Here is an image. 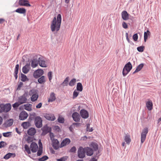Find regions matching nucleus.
<instances>
[{
  "mask_svg": "<svg viewBox=\"0 0 161 161\" xmlns=\"http://www.w3.org/2000/svg\"><path fill=\"white\" fill-rule=\"evenodd\" d=\"M49 134H50V139L51 140H52L53 139V138H54V134L51 132H50Z\"/></svg>",
  "mask_w": 161,
  "mask_h": 161,
  "instance_id": "69168bd1",
  "label": "nucleus"
},
{
  "mask_svg": "<svg viewBox=\"0 0 161 161\" xmlns=\"http://www.w3.org/2000/svg\"><path fill=\"white\" fill-rule=\"evenodd\" d=\"M48 157L47 155L43 156L42 157L38 159H34V158H32L33 160L36 161H45L48 159Z\"/></svg>",
  "mask_w": 161,
  "mask_h": 161,
  "instance_id": "393cba45",
  "label": "nucleus"
},
{
  "mask_svg": "<svg viewBox=\"0 0 161 161\" xmlns=\"http://www.w3.org/2000/svg\"><path fill=\"white\" fill-rule=\"evenodd\" d=\"M76 82V79L75 78L72 79L69 83V85L71 86H73L75 85Z\"/></svg>",
  "mask_w": 161,
  "mask_h": 161,
  "instance_id": "a19ab883",
  "label": "nucleus"
},
{
  "mask_svg": "<svg viewBox=\"0 0 161 161\" xmlns=\"http://www.w3.org/2000/svg\"><path fill=\"white\" fill-rule=\"evenodd\" d=\"M76 90L80 92L82 91L83 90V86L82 84L80 82H79L77 83L76 86Z\"/></svg>",
  "mask_w": 161,
  "mask_h": 161,
  "instance_id": "72a5a7b5",
  "label": "nucleus"
},
{
  "mask_svg": "<svg viewBox=\"0 0 161 161\" xmlns=\"http://www.w3.org/2000/svg\"><path fill=\"white\" fill-rule=\"evenodd\" d=\"M69 77H67L64 80L63 82L60 85L63 86H67L68 85Z\"/></svg>",
  "mask_w": 161,
  "mask_h": 161,
  "instance_id": "c9c22d12",
  "label": "nucleus"
},
{
  "mask_svg": "<svg viewBox=\"0 0 161 161\" xmlns=\"http://www.w3.org/2000/svg\"><path fill=\"white\" fill-rule=\"evenodd\" d=\"M47 128L48 126L47 125L44 126L42 128L41 130H42V132L41 134V135L45 136L47 133H48V132L47 131Z\"/></svg>",
  "mask_w": 161,
  "mask_h": 161,
  "instance_id": "c756f323",
  "label": "nucleus"
},
{
  "mask_svg": "<svg viewBox=\"0 0 161 161\" xmlns=\"http://www.w3.org/2000/svg\"><path fill=\"white\" fill-rule=\"evenodd\" d=\"M22 71L23 73L26 74L29 71V69L26 68L25 66H24L22 68Z\"/></svg>",
  "mask_w": 161,
  "mask_h": 161,
  "instance_id": "37998d69",
  "label": "nucleus"
},
{
  "mask_svg": "<svg viewBox=\"0 0 161 161\" xmlns=\"http://www.w3.org/2000/svg\"><path fill=\"white\" fill-rule=\"evenodd\" d=\"M14 120L12 119H7L3 124L6 127H10L11 126L13 123Z\"/></svg>",
  "mask_w": 161,
  "mask_h": 161,
  "instance_id": "a211bd4d",
  "label": "nucleus"
},
{
  "mask_svg": "<svg viewBox=\"0 0 161 161\" xmlns=\"http://www.w3.org/2000/svg\"><path fill=\"white\" fill-rule=\"evenodd\" d=\"M38 91L37 90L35 89H32L29 92V95L30 96L32 95L33 94L36 93L37 92H38Z\"/></svg>",
  "mask_w": 161,
  "mask_h": 161,
  "instance_id": "4c0bfd02",
  "label": "nucleus"
},
{
  "mask_svg": "<svg viewBox=\"0 0 161 161\" xmlns=\"http://www.w3.org/2000/svg\"><path fill=\"white\" fill-rule=\"evenodd\" d=\"M27 122H23L21 124V126L23 127L24 129H26L28 128L27 126Z\"/></svg>",
  "mask_w": 161,
  "mask_h": 161,
  "instance_id": "6e6d98bb",
  "label": "nucleus"
},
{
  "mask_svg": "<svg viewBox=\"0 0 161 161\" xmlns=\"http://www.w3.org/2000/svg\"><path fill=\"white\" fill-rule=\"evenodd\" d=\"M25 151L28 154L31 153V152L30 148L28 145L26 144L25 145Z\"/></svg>",
  "mask_w": 161,
  "mask_h": 161,
  "instance_id": "79ce46f5",
  "label": "nucleus"
},
{
  "mask_svg": "<svg viewBox=\"0 0 161 161\" xmlns=\"http://www.w3.org/2000/svg\"><path fill=\"white\" fill-rule=\"evenodd\" d=\"M42 119L40 116H36L35 118V124L37 128H40L42 126Z\"/></svg>",
  "mask_w": 161,
  "mask_h": 161,
  "instance_id": "20e7f679",
  "label": "nucleus"
},
{
  "mask_svg": "<svg viewBox=\"0 0 161 161\" xmlns=\"http://www.w3.org/2000/svg\"><path fill=\"white\" fill-rule=\"evenodd\" d=\"M42 103H40L37 105H36V108H40L42 107Z\"/></svg>",
  "mask_w": 161,
  "mask_h": 161,
  "instance_id": "338daca9",
  "label": "nucleus"
},
{
  "mask_svg": "<svg viewBox=\"0 0 161 161\" xmlns=\"http://www.w3.org/2000/svg\"><path fill=\"white\" fill-rule=\"evenodd\" d=\"M85 150L82 147H80L77 152L78 156L79 158H83L85 156Z\"/></svg>",
  "mask_w": 161,
  "mask_h": 161,
  "instance_id": "7ed1b4c3",
  "label": "nucleus"
},
{
  "mask_svg": "<svg viewBox=\"0 0 161 161\" xmlns=\"http://www.w3.org/2000/svg\"><path fill=\"white\" fill-rule=\"evenodd\" d=\"M12 106L9 103L4 104L1 103L0 104V113L4 112L7 113L11 109Z\"/></svg>",
  "mask_w": 161,
  "mask_h": 161,
  "instance_id": "f03ea898",
  "label": "nucleus"
},
{
  "mask_svg": "<svg viewBox=\"0 0 161 161\" xmlns=\"http://www.w3.org/2000/svg\"><path fill=\"white\" fill-rule=\"evenodd\" d=\"M132 68V66L130 62L125 64L123 68H125L126 71L130 72Z\"/></svg>",
  "mask_w": 161,
  "mask_h": 161,
  "instance_id": "aec40b11",
  "label": "nucleus"
},
{
  "mask_svg": "<svg viewBox=\"0 0 161 161\" xmlns=\"http://www.w3.org/2000/svg\"><path fill=\"white\" fill-rule=\"evenodd\" d=\"M46 81L45 77L44 76H41L40 78L38 79V82L40 84H42Z\"/></svg>",
  "mask_w": 161,
  "mask_h": 161,
  "instance_id": "f704fd0d",
  "label": "nucleus"
},
{
  "mask_svg": "<svg viewBox=\"0 0 161 161\" xmlns=\"http://www.w3.org/2000/svg\"><path fill=\"white\" fill-rule=\"evenodd\" d=\"M125 140L127 144H129L130 142H131V139L130 138V135L127 136L126 134V136H125Z\"/></svg>",
  "mask_w": 161,
  "mask_h": 161,
  "instance_id": "58836bf2",
  "label": "nucleus"
},
{
  "mask_svg": "<svg viewBox=\"0 0 161 161\" xmlns=\"http://www.w3.org/2000/svg\"><path fill=\"white\" fill-rule=\"evenodd\" d=\"M38 64V62L32 61L31 66L32 68H34L36 67V66H37Z\"/></svg>",
  "mask_w": 161,
  "mask_h": 161,
  "instance_id": "8fccbe9b",
  "label": "nucleus"
},
{
  "mask_svg": "<svg viewBox=\"0 0 161 161\" xmlns=\"http://www.w3.org/2000/svg\"><path fill=\"white\" fill-rule=\"evenodd\" d=\"M19 64H17L15 65V68L14 69V75L16 80L17 79L18 77V74L19 72Z\"/></svg>",
  "mask_w": 161,
  "mask_h": 161,
  "instance_id": "5701e85b",
  "label": "nucleus"
},
{
  "mask_svg": "<svg viewBox=\"0 0 161 161\" xmlns=\"http://www.w3.org/2000/svg\"><path fill=\"white\" fill-rule=\"evenodd\" d=\"M133 39L135 41H137L138 38V36L137 33L135 34L132 36Z\"/></svg>",
  "mask_w": 161,
  "mask_h": 161,
  "instance_id": "4d7b16f0",
  "label": "nucleus"
},
{
  "mask_svg": "<svg viewBox=\"0 0 161 161\" xmlns=\"http://www.w3.org/2000/svg\"><path fill=\"white\" fill-rule=\"evenodd\" d=\"M70 140L68 138L64 139L61 143L60 147H63L66 145L69 144L70 142Z\"/></svg>",
  "mask_w": 161,
  "mask_h": 161,
  "instance_id": "dca6fc26",
  "label": "nucleus"
},
{
  "mask_svg": "<svg viewBox=\"0 0 161 161\" xmlns=\"http://www.w3.org/2000/svg\"><path fill=\"white\" fill-rule=\"evenodd\" d=\"M144 47L143 46H141L137 47V50L139 52H143L144 49Z\"/></svg>",
  "mask_w": 161,
  "mask_h": 161,
  "instance_id": "a18cd8bd",
  "label": "nucleus"
},
{
  "mask_svg": "<svg viewBox=\"0 0 161 161\" xmlns=\"http://www.w3.org/2000/svg\"><path fill=\"white\" fill-rule=\"evenodd\" d=\"M129 72L126 71L125 69V68L123 69L122 74L124 76H125Z\"/></svg>",
  "mask_w": 161,
  "mask_h": 161,
  "instance_id": "bf43d9fd",
  "label": "nucleus"
},
{
  "mask_svg": "<svg viewBox=\"0 0 161 161\" xmlns=\"http://www.w3.org/2000/svg\"><path fill=\"white\" fill-rule=\"evenodd\" d=\"M44 74V71L41 69H38L34 71L33 76L35 78H38L41 77Z\"/></svg>",
  "mask_w": 161,
  "mask_h": 161,
  "instance_id": "423d86ee",
  "label": "nucleus"
},
{
  "mask_svg": "<svg viewBox=\"0 0 161 161\" xmlns=\"http://www.w3.org/2000/svg\"><path fill=\"white\" fill-rule=\"evenodd\" d=\"M36 115V113H33L32 114H30V115L28 118V120L29 122H31L33 119H35V117Z\"/></svg>",
  "mask_w": 161,
  "mask_h": 161,
  "instance_id": "e433bc0d",
  "label": "nucleus"
},
{
  "mask_svg": "<svg viewBox=\"0 0 161 161\" xmlns=\"http://www.w3.org/2000/svg\"><path fill=\"white\" fill-rule=\"evenodd\" d=\"M61 20V15L60 14H58L57 19L56 17H54L51 25V28L52 31H54L56 30V31H58L59 30Z\"/></svg>",
  "mask_w": 161,
  "mask_h": 161,
  "instance_id": "f257e3e1",
  "label": "nucleus"
},
{
  "mask_svg": "<svg viewBox=\"0 0 161 161\" xmlns=\"http://www.w3.org/2000/svg\"><path fill=\"white\" fill-rule=\"evenodd\" d=\"M150 34L147 33V32H144V41L145 42H146L148 36H149Z\"/></svg>",
  "mask_w": 161,
  "mask_h": 161,
  "instance_id": "3c124183",
  "label": "nucleus"
},
{
  "mask_svg": "<svg viewBox=\"0 0 161 161\" xmlns=\"http://www.w3.org/2000/svg\"><path fill=\"white\" fill-rule=\"evenodd\" d=\"M56 97L55 94L54 92H52L50 95V98H49L48 101L49 102H53L55 100Z\"/></svg>",
  "mask_w": 161,
  "mask_h": 161,
  "instance_id": "bb28decb",
  "label": "nucleus"
},
{
  "mask_svg": "<svg viewBox=\"0 0 161 161\" xmlns=\"http://www.w3.org/2000/svg\"><path fill=\"white\" fill-rule=\"evenodd\" d=\"M38 62L39 65L41 67L44 68L47 67V66L45 64V61L42 58L40 57L38 58Z\"/></svg>",
  "mask_w": 161,
  "mask_h": 161,
  "instance_id": "f3484780",
  "label": "nucleus"
},
{
  "mask_svg": "<svg viewBox=\"0 0 161 161\" xmlns=\"http://www.w3.org/2000/svg\"><path fill=\"white\" fill-rule=\"evenodd\" d=\"M72 117L73 120L75 122H79L80 121V116L79 114L77 112H74L73 113Z\"/></svg>",
  "mask_w": 161,
  "mask_h": 161,
  "instance_id": "9b49d317",
  "label": "nucleus"
},
{
  "mask_svg": "<svg viewBox=\"0 0 161 161\" xmlns=\"http://www.w3.org/2000/svg\"><path fill=\"white\" fill-rule=\"evenodd\" d=\"M27 137L26 139V141L28 143H30L31 142H33V141L35 139L34 136H30L26 135L25 136V138Z\"/></svg>",
  "mask_w": 161,
  "mask_h": 161,
  "instance_id": "cd10ccee",
  "label": "nucleus"
},
{
  "mask_svg": "<svg viewBox=\"0 0 161 161\" xmlns=\"http://www.w3.org/2000/svg\"><path fill=\"white\" fill-rule=\"evenodd\" d=\"M47 76L49 81H51L52 79V71L49 72L47 74Z\"/></svg>",
  "mask_w": 161,
  "mask_h": 161,
  "instance_id": "864d4df0",
  "label": "nucleus"
},
{
  "mask_svg": "<svg viewBox=\"0 0 161 161\" xmlns=\"http://www.w3.org/2000/svg\"><path fill=\"white\" fill-rule=\"evenodd\" d=\"M121 15L122 19L125 20H126L129 19V14L126 11H123L121 13Z\"/></svg>",
  "mask_w": 161,
  "mask_h": 161,
  "instance_id": "412c9836",
  "label": "nucleus"
},
{
  "mask_svg": "<svg viewBox=\"0 0 161 161\" xmlns=\"http://www.w3.org/2000/svg\"><path fill=\"white\" fill-rule=\"evenodd\" d=\"M144 65V64L143 63H141L139 65L136 67V71H140L142 68L143 67Z\"/></svg>",
  "mask_w": 161,
  "mask_h": 161,
  "instance_id": "ea45409f",
  "label": "nucleus"
},
{
  "mask_svg": "<svg viewBox=\"0 0 161 161\" xmlns=\"http://www.w3.org/2000/svg\"><path fill=\"white\" fill-rule=\"evenodd\" d=\"M79 94V92H78L76 91V90H75L73 93V99H74L77 97L78 95Z\"/></svg>",
  "mask_w": 161,
  "mask_h": 161,
  "instance_id": "5fc2aeb1",
  "label": "nucleus"
},
{
  "mask_svg": "<svg viewBox=\"0 0 161 161\" xmlns=\"http://www.w3.org/2000/svg\"><path fill=\"white\" fill-rule=\"evenodd\" d=\"M23 83L22 82H20L19 83V84L18 86V87L17 88V90H20L21 87L23 86Z\"/></svg>",
  "mask_w": 161,
  "mask_h": 161,
  "instance_id": "680f3d73",
  "label": "nucleus"
},
{
  "mask_svg": "<svg viewBox=\"0 0 161 161\" xmlns=\"http://www.w3.org/2000/svg\"><path fill=\"white\" fill-rule=\"evenodd\" d=\"M42 150H38L37 152V156H40L42 153Z\"/></svg>",
  "mask_w": 161,
  "mask_h": 161,
  "instance_id": "0e129e2a",
  "label": "nucleus"
},
{
  "mask_svg": "<svg viewBox=\"0 0 161 161\" xmlns=\"http://www.w3.org/2000/svg\"><path fill=\"white\" fill-rule=\"evenodd\" d=\"M52 145L53 148L55 150H57L59 148V142L57 139L53 138L51 140Z\"/></svg>",
  "mask_w": 161,
  "mask_h": 161,
  "instance_id": "f8f14e48",
  "label": "nucleus"
},
{
  "mask_svg": "<svg viewBox=\"0 0 161 161\" xmlns=\"http://www.w3.org/2000/svg\"><path fill=\"white\" fill-rule=\"evenodd\" d=\"M26 97L24 96H21L19 98V103L21 104L26 102Z\"/></svg>",
  "mask_w": 161,
  "mask_h": 161,
  "instance_id": "a878e982",
  "label": "nucleus"
},
{
  "mask_svg": "<svg viewBox=\"0 0 161 161\" xmlns=\"http://www.w3.org/2000/svg\"><path fill=\"white\" fill-rule=\"evenodd\" d=\"M53 129L54 130L57 131L58 132H59V130H60V127L58 125H55Z\"/></svg>",
  "mask_w": 161,
  "mask_h": 161,
  "instance_id": "e2e57ef3",
  "label": "nucleus"
},
{
  "mask_svg": "<svg viewBox=\"0 0 161 161\" xmlns=\"http://www.w3.org/2000/svg\"><path fill=\"white\" fill-rule=\"evenodd\" d=\"M31 104L29 103H27L24 104V106L25 107V109L29 111H31L32 110V109L31 108Z\"/></svg>",
  "mask_w": 161,
  "mask_h": 161,
  "instance_id": "473e14b6",
  "label": "nucleus"
},
{
  "mask_svg": "<svg viewBox=\"0 0 161 161\" xmlns=\"http://www.w3.org/2000/svg\"><path fill=\"white\" fill-rule=\"evenodd\" d=\"M44 117L47 120L54 121L55 119V117L54 114H44Z\"/></svg>",
  "mask_w": 161,
  "mask_h": 161,
  "instance_id": "ddd939ff",
  "label": "nucleus"
},
{
  "mask_svg": "<svg viewBox=\"0 0 161 161\" xmlns=\"http://www.w3.org/2000/svg\"><path fill=\"white\" fill-rule=\"evenodd\" d=\"M86 154L88 156H91L93 154L94 150L90 147H86L84 148Z\"/></svg>",
  "mask_w": 161,
  "mask_h": 161,
  "instance_id": "4468645a",
  "label": "nucleus"
},
{
  "mask_svg": "<svg viewBox=\"0 0 161 161\" xmlns=\"http://www.w3.org/2000/svg\"><path fill=\"white\" fill-rule=\"evenodd\" d=\"M18 3L20 6L26 7H31V6L28 0H19Z\"/></svg>",
  "mask_w": 161,
  "mask_h": 161,
  "instance_id": "1a4fd4ad",
  "label": "nucleus"
},
{
  "mask_svg": "<svg viewBox=\"0 0 161 161\" xmlns=\"http://www.w3.org/2000/svg\"><path fill=\"white\" fill-rule=\"evenodd\" d=\"M68 158L67 156H64L62 158L57 159V161H65L67 160Z\"/></svg>",
  "mask_w": 161,
  "mask_h": 161,
  "instance_id": "c03bdc74",
  "label": "nucleus"
},
{
  "mask_svg": "<svg viewBox=\"0 0 161 161\" xmlns=\"http://www.w3.org/2000/svg\"><path fill=\"white\" fill-rule=\"evenodd\" d=\"M58 121L60 123H64V118L63 117H59L58 119Z\"/></svg>",
  "mask_w": 161,
  "mask_h": 161,
  "instance_id": "de8ad7c7",
  "label": "nucleus"
},
{
  "mask_svg": "<svg viewBox=\"0 0 161 161\" xmlns=\"http://www.w3.org/2000/svg\"><path fill=\"white\" fill-rule=\"evenodd\" d=\"M11 132H4L3 133V136L5 137H8L9 136L11 135Z\"/></svg>",
  "mask_w": 161,
  "mask_h": 161,
  "instance_id": "09e8293b",
  "label": "nucleus"
},
{
  "mask_svg": "<svg viewBox=\"0 0 161 161\" xmlns=\"http://www.w3.org/2000/svg\"><path fill=\"white\" fill-rule=\"evenodd\" d=\"M80 114L81 116L83 119H87L89 117L88 112L84 109H81L80 111Z\"/></svg>",
  "mask_w": 161,
  "mask_h": 161,
  "instance_id": "0eeeda50",
  "label": "nucleus"
},
{
  "mask_svg": "<svg viewBox=\"0 0 161 161\" xmlns=\"http://www.w3.org/2000/svg\"><path fill=\"white\" fill-rule=\"evenodd\" d=\"M28 116L27 113L25 111H23L19 114V119L21 120H24L27 118Z\"/></svg>",
  "mask_w": 161,
  "mask_h": 161,
  "instance_id": "9d476101",
  "label": "nucleus"
},
{
  "mask_svg": "<svg viewBox=\"0 0 161 161\" xmlns=\"http://www.w3.org/2000/svg\"><path fill=\"white\" fill-rule=\"evenodd\" d=\"M89 147L92 148L94 151H97L98 149V146L96 142H92L89 145Z\"/></svg>",
  "mask_w": 161,
  "mask_h": 161,
  "instance_id": "2eb2a0df",
  "label": "nucleus"
},
{
  "mask_svg": "<svg viewBox=\"0 0 161 161\" xmlns=\"http://www.w3.org/2000/svg\"><path fill=\"white\" fill-rule=\"evenodd\" d=\"M20 74L21 77V81L23 82H25L29 80V79L25 75H24L22 73H20Z\"/></svg>",
  "mask_w": 161,
  "mask_h": 161,
  "instance_id": "2f4dec72",
  "label": "nucleus"
},
{
  "mask_svg": "<svg viewBox=\"0 0 161 161\" xmlns=\"http://www.w3.org/2000/svg\"><path fill=\"white\" fill-rule=\"evenodd\" d=\"M146 105L148 110H151L152 109L153 104L151 101L147 102Z\"/></svg>",
  "mask_w": 161,
  "mask_h": 161,
  "instance_id": "c85d7f7f",
  "label": "nucleus"
},
{
  "mask_svg": "<svg viewBox=\"0 0 161 161\" xmlns=\"http://www.w3.org/2000/svg\"><path fill=\"white\" fill-rule=\"evenodd\" d=\"M20 104L18 102H16L12 105V106L14 108L17 109Z\"/></svg>",
  "mask_w": 161,
  "mask_h": 161,
  "instance_id": "603ef678",
  "label": "nucleus"
},
{
  "mask_svg": "<svg viewBox=\"0 0 161 161\" xmlns=\"http://www.w3.org/2000/svg\"><path fill=\"white\" fill-rule=\"evenodd\" d=\"M15 12L20 14L25 15L26 12V9L23 8H19L15 10Z\"/></svg>",
  "mask_w": 161,
  "mask_h": 161,
  "instance_id": "4be33fe9",
  "label": "nucleus"
},
{
  "mask_svg": "<svg viewBox=\"0 0 161 161\" xmlns=\"http://www.w3.org/2000/svg\"><path fill=\"white\" fill-rule=\"evenodd\" d=\"M7 143L5 142L1 141L0 142V148H1L4 147L7 145Z\"/></svg>",
  "mask_w": 161,
  "mask_h": 161,
  "instance_id": "49530a36",
  "label": "nucleus"
},
{
  "mask_svg": "<svg viewBox=\"0 0 161 161\" xmlns=\"http://www.w3.org/2000/svg\"><path fill=\"white\" fill-rule=\"evenodd\" d=\"M36 133V129L33 127H31L27 130V134L30 136H33Z\"/></svg>",
  "mask_w": 161,
  "mask_h": 161,
  "instance_id": "6ab92c4d",
  "label": "nucleus"
},
{
  "mask_svg": "<svg viewBox=\"0 0 161 161\" xmlns=\"http://www.w3.org/2000/svg\"><path fill=\"white\" fill-rule=\"evenodd\" d=\"M16 154L15 153H7L4 156L3 158L5 159H8L11 157L14 158Z\"/></svg>",
  "mask_w": 161,
  "mask_h": 161,
  "instance_id": "b1692460",
  "label": "nucleus"
},
{
  "mask_svg": "<svg viewBox=\"0 0 161 161\" xmlns=\"http://www.w3.org/2000/svg\"><path fill=\"white\" fill-rule=\"evenodd\" d=\"M30 148L32 153H36L38 150V146L35 142H32L30 145Z\"/></svg>",
  "mask_w": 161,
  "mask_h": 161,
  "instance_id": "6e6552de",
  "label": "nucleus"
},
{
  "mask_svg": "<svg viewBox=\"0 0 161 161\" xmlns=\"http://www.w3.org/2000/svg\"><path fill=\"white\" fill-rule=\"evenodd\" d=\"M38 97V92L33 94L31 97V100L33 102H35L37 100Z\"/></svg>",
  "mask_w": 161,
  "mask_h": 161,
  "instance_id": "7c9ffc66",
  "label": "nucleus"
},
{
  "mask_svg": "<svg viewBox=\"0 0 161 161\" xmlns=\"http://www.w3.org/2000/svg\"><path fill=\"white\" fill-rule=\"evenodd\" d=\"M148 128L146 127L144 128L142 130V132L141 134V143H143L145 141L147 134L148 132Z\"/></svg>",
  "mask_w": 161,
  "mask_h": 161,
  "instance_id": "39448f33",
  "label": "nucleus"
},
{
  "mask_svg": "<svg viewBox=\"0 0 161 161\" xmlns=\"http://www.w3.org/2000/svg\"><path fill=\"white\" fill-rule=\"evenodd\" d=\"M76 151V148L75 146L73 147L69 150V152L70 153H75Z\"/></svg>",
  "mask_w": 161,
  "mask_h": 161,
  "instance_id": "13d9d810",
  "label": "nucleus"
},
{
  "mask_svg": "<svg viewBox=\"0 0 161 161\" xmlns=\"http://www.w3.org/2000/svg\"><path fill=\"white\" fill-rule=\"evenodd\" d=\"M9 116L8 114L7 113H5L3 116V119H6L8 118Z\"/></svg>",
  "mask_w": 161,
  "mask_h": 161,
  "instance_id": "774afa93",
  "label": "nucleus"
},
{
  "mask_svg": "<svg viewBox=\"0 0 161 161\" xmlns=\"http://www.w3.org/2000/svg\"><path fill=\"white\" fill-rule=\"evenodd\" d=\"M122 25L123 27L125 29L127 28L128 27V26L127 24L124 21L123 22L122 24Z\"/></svg>",
  "mask_w": 161,
  "mask_h": 161,
  "instance_id": "052dcab7",
  "label": "nucleus"
}]
</instances>
